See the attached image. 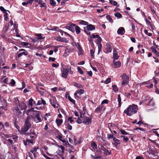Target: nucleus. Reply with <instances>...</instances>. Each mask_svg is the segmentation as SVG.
I'll list each match as a JSON object with an SVG mask.
<instances>
[{
  "mask_svg": "<svg viewBox=\"0 0 159 159\" xmlns=\"http://www.w3.org/2000/svg\"><path fill=\"white\" fill-rule=\"evenodd\" d=\"M61 76L65 79H66L68 75V73L70 74L73 75V71L71 70V67H69L67 65H65L62 64L61 63Z\"/></svg>",
  "mask_w": 159,
  "mask_h": 159,
  "instance_id": "f257e3e1",
  "label": "nucleus"
},
{
  "mask_svg": "<svg viewBox=\"0 0 159 159\" xmlns=\"http://www.w3.org/2000/svg\"><path fill=\"white\" fill-rule=\"evenodd\" d=\"M138 106L137 105L132 104L129 107L124 111L127 115L130 116L133 114L136 113L138 111Z\"/></svg>",
  "mask_w": 159,
  "mask_h": 159,
  "instance_id": "f03ea898",
  "label": "nucleus"
},
{
  "mask_svg": "<svg viewBox=\"0 0 159 159\" xmlns=\"http://www.w3.org/2000/svg\"><path fill=\"white\" fill-rule=\"evenodd\" d=\"M30 118L28 117L26 118L25 121V124L23 127H22L20 132V134H25L27 131L31 127V124L29 122Z\"/></svg>",
  "mask_w": 159,
  "mask_h": 159,
  "instance_id": "7ed1b4c3",
  "label": "nucleus"
},
{
  "mask_svg": "<svg viewBox=\"0 0 159 159\" xmlns=\"http://www.w3.org/2000/svg\"><path fill=\"white\" fill-rule=\"evenodd\" d=\"M26 108L27 106L26 104L25 103L22 102L20 103L18 106H17L16 108H15V109L13 111L15 114L17 116H18L21 113L20 110H26Z\"/></svg>",
  "mask_w": 159,
  "mask_h": 159,
  "instance_id": "20e7f679",
  "label": "nucleus"
},
{
  "mask_svg": "<svg viewBox=\"0 0 159 159\" xmlns=\"http://www.w3.org/2000/svg\"><path fill=\"white\" fill-rule=\"evenodd\" d=\"M30 111L35 116L36 119H37V123L41 122L42 120L40 117V112L38 111H34V108H32L30 110Z\"/></svg>",
  "mask_w": 159,
  "mask_h": 159,
  "instance_id": "39448f33",
  "label": "nucleus"
},
{
  "mask_svg": "<svg viewBox=\"0 0 159 159\" xmlns=\"http://www.w3.org/2000/svg\"><path fill=\"white\" fill-rule=\"evenodd\" d=\"M149 154H151L152 157L155 158L157 157L158 152L156 149L154 147L150 146L149 147V149L148 151Z\"/></svg>",
  "mask_w": 159,
  "mask_h": 159,
  "instance_id": "423d86ee",
  "label": "nucleus"
},
{
  "mask_svg": "<svg viewBox=\"0 0 159 159\" xmlns=\"http://www.w3.org/2000/svg\"><path fill=\"white\" fill-rule=\"evenodd\" d=\"M121 77L122 80V85L127 84L128 83L129 81V76L125 74H124L121 75Z\"/></svg>",
  "mask_w": 159,
  "mask_h": 159,
  "instance_id": "0eeeda50",
  "label": "nucleus"
},
{
  "mask_svg": "<svg viewBox=\"0 0 159 159\" xmlns=\"http://www.w3.org/2000/svg\"><path fill=\"white\" fill-rule=\"evenodd\" d=\"M84 92V89H80L76 91L74 93V96L75 98H79V97L77 95L78 94L81 95L83 94Z\"/></svg>",
  "mask_w": 159,
  "mask_h": 159,
  "instance_id": "6e6552de",
  "label": "nucleus"
},
{
  "mask_svg": "<svg viewBox=\"0 0 159 159\" xmlns=\"http://www.w3.org/2000/svg\"><path fill=\"white\" fill-rule=\"evenodd\" d=\"M7 105L6 102L3 99L0 100V108H3L6 110V107Z\"/></svg>",
  "mask_w": 159,
  "mask_h": 159,
  "instance_id": "1a4fd4ad",
  "label": "nucleus"
},
{
  "mask_svg": "<svg viewBox=\"0 0 159 159\" xmlns=\"http://www.w3.org/2000/svg\"><path fill=\"white\" fill-rule=\"evenodd\" d=\"M92 119L90 117L85 116L83 119V123L87 125H89L91 122Z\"/></svg>",
  "mask_w": 159,
  "mask_h": 159,
  "instance_id": "9d476101",
  "label": "nucleus"
},
{
  "mask_svg": "<svg viewBox=\"0 0 159 159\" xmlns=\"http://www.w3.org/2000/svg\"><path fill=\"white\" fill-rule=\"evenodd\" d=\"M50 102L51 105L54 108H58V105L57 103V102L55 99H50Z\"/></svg>",
  "mask_w": 159,
  "mask_h": 159,
  "instance_id": "9b49d317",
  "label": "nucleus"
},
{
  "mask_svg": "<svg viewBox=\"0 0 159 159\" xmlns=\"http://www.w3.org/2000/svg\"><path fill=\"white\" fill-rule=\"evenodd\" d=\"M113 66L115 68H117L120 66L121 65V62L119 61H115L114 60L113 61Z\"/></svg>",
  "mask_w": 159,
  "mask_h": 159,
  "instance_id": "f8f14e48",
  "label": "nucleus"
},
{
  "mask_svg": "<svg viewBox=\"0 0 159 159\" xmlns=\"http://www.w3.org/2000/svg\"><path fill=\"white\" fill-rule=\"evenodd\" d=\"M125 32L124 28L123 27H121L118 29L117 32L118 34L122 35L124 34Z\"/></svg>",
  "mask_w": 159,
  "mask_h": 159,
  "instance_id": "ddd939ff",
  "label": "nucleus"
},
{
  "mask_svg": "<svg viewBox=\"0 0 159 159\" xmlns=\"http://www.w3.org/2000/svg\"><path fill=\"white\" fill-rule=\"evenodd\" d=\"M146 103L148 105L153 107L155 105L153 101L152 98H150V99L148 101V102Z\"/></svg>",
  "mask_w": 159,
  "mask_h": 159,
  "instance_id": "4468645a",
  "label": "nucleus"
},
{
  "mask_svg": "<svg viewBox=\"0 0 159 159\" xmlns=\"http://www.w3.org/2000/svg\"><path fill=\"white\" fill-rule=\"evenodd\" d=\"M67 95H68V99L70 102H72L75 105V101L71 98V97L70 96L69 94L67 93L66 92V98H67Z\"/></svg>",
  "mask_w": 159,
  "mask_h": 159,
  "instance_id": "2eb2a0df",
  "label": "nucleus"
},
{
  "mask_svg": "<svg viewBox=\"0 0 159 159\" xmlns=\"http://www.w3.org/2000/svg\"><path fill=\"white\" fill-rule=\"evenodd\" d=\"M87 30H88L92 31L95 29V27L94 25L91 24L87 25L86 27Z\"/></svg>",
  "mask_w": 159,
  "mask_h": 159,
  "instance_id": "dca6fc26",
  "label": "nucleus"
},
{
  "mask_svg": "<svg viewBox=\"0 0 159 159\" xmlns=\"http://www.w3.org/2000/svg\"><path fill=\"white\" fill-rule=\"evenodd\" d=\"M106 50L108 52H111L112 51L111 46L109 43H107L106 45Z\"/></svg>",
  "mask_w": 159,
  "mask_h": 159,
  "instance_id": "f3484780",
  "label": "nucleus"
},
{
  "mask_svg": "<svg viewBox=\"0 0 159 159\" xmlns=\"http://www.w3.org/2000/svg\"><path fill=\"white\" fill-rule=\"evenodd\" d=\"M119 56H118V54L116 51L115 49H114L113 53V58L115 60H117L118 59Z\"/></svg>",
  "mask_w": 159,
  "mask_h": 159,
  "instance_id": "a211bd4d",
  "label": "nucleus"
},
{
  "mask_svg": "<svg viewBox=\"0 0 159 159\" xmlns=\"http://www.w3.org/2000/svg\"><path fill=\"white\" fill-rule=\"evenodd\" d=\"M72 84L74 86L77 87L79 88H83V86L82 85L75 82H73Z\"/></svg>",
  "mask_w": 159,
  "mask_h": 159,
  "instance_id": "6ab92c4d",
  "label": "nucleus"
},
{
  "mask_svg": "<svg viewBox=\"0 0 159 159\" xmlns=\"http://www.w3.org/2000/svg\"><path fill=\"white\" fill-rule=\"evenodd\" d=\"M30 134H32L34 136H36L35 133L34 132V130L31 129L29 132L26 133L25 134L26 135H29Z\"/></svg>",
  "mask_w": 159,
  "mask_h": 159,
  "instance_id": "aec40b11",
  "label": "nucleus"
},
{
  "mask_svg": "<svg viewBox=\"0 0 159 159\" xmlns=\"http://www.w3.org/2000/svg\"><path fill=\"white\" fill-rule=\"evenodd\" d=\"M103 108V106L102 105H100L99 107H98L95 110V112H98L99 111H101Z\"/></svg>",
  "mask_w": 159,
  "mask_h": 159,
  "instance_id": "412c9836",
  "label": "nucleus"
},
{
  "mask_svg": "<svg viewBox=\"0 0 159 159\" xmlns=\"http://www.w3.org/2000/svg\"><path fill=\"white\" fill-rule=\"evenodd\" d=\"M63 120L61 119H57L56 120V122L58 126L60 125L62 123Z\"/></svg>",
  "mask_w": 159,
  "mask_h": 159,
  "instance_id": "4be33fe9",
  "label": "nucleus"
},
{
  "mask_svg": "<svg viewBox=\"0 0 159 159\" xmlns=\"http://www.w3.org/2000/svg\"><path fill=\"white\" fill-rule=\"evenodd\" d=\"M103 153L106 155H110L111 154V151L110 150H107L106 149L103 151Z\"/></svg>",
  "mask_w": 159,
  "mask_h": 159,
  "instance_id": "5701e85b",
  "label": "nucleus"
},
{
  "mask_svg": "<svg viewBox=\"0 0 159 159\" xmlns=\"http://www.w3.org/2000/svg\"><path fill=\"white\" fill-rule=\"evenodd\" d=\"M117 100L118 102V107H120L121 106V98L120 94L118 95Z\"/></svg>",
  "mask_w": 159,
  "mask_h": 159,
  "instance_id": "b1692460",
  "label": "nucleus"
},
{
  "mask_svg": "<svg viewBox=\"0 0 159 159\" xmlns=\"http://www.w3.org/2000/svg\"><path fill=\"white\" fill-rule=\"evenodd\" d=\"M109 2L115 6H116L117 7L119 6V5H117V3L116 2L112 0H109Z\"/></svg>",
  "mask_w": 159,
  "mask_h": 159,
  "instance_id": "393cba45",
  "label": "nucleus"
},
{
  "mask_svg": "<svg viewBox=\"0 0 159 159\" xmlns=\"http://www.w3.org/2000/svg\"><path fill=\"white\" fill-rule=\"evenodd\" d=\"M27 53H28L27 52H26V51H25V52H20V53H19L18 54V57H20L21 56H22L23 55H24L25 56H26L27 55Z\"/></svg>",
  "mask_w": 159,
  "mask_h": 159,
  "instance_id": "a878e982",
  "label": "nucleus"
},
{
  "mask_svg": "<svg viewBox=\"0 0 159 159\" xmlns=\"http://www.w3.org/2000/svg\"><path fill=\"white\" fill-rule=\"evenodd\" d=\"M120 143V141L118 139V141H116L113 143V144L116 147H119Z\"/></svg>",
  "mask_w": 159,
  "mask_h": 159,
  "instance_id": "bb28decb",
  "label": "nucleus"
},
{
  "mask_svg": "<svg viewBox=\"0 0 159 159\" xmlns=\"http://www.w3.org/2000/svg\"><path fill=\"white\" fill-rule=\"evenodd\" d=\"M75 28L77 34H79L80 32V28L79 26L76 25Z\"/></svg>",
  "mask_w": 159,
  "mask_h": 159,
  "instance_id": "cd10ccee",
  "label": "nucleus"
},
{
  "mask_svg": "<svg viewBox=\"0 0 159 159\" xmlns=\"http://www.w3.org/2000/svg\"><path fill=\"white\" fill-rule=\"evenodd\" d=\"M38 3L39 4L41 5L40 7H45L46 5V4L45 3L43 2L42 0H40L38 2Z\"/></svg>",
  "mask_w": 159,
  "mask_h": 159,
  "instance_id": "c85d7f7f",
  "label": "nucleus"
},
{
  "mask_svg": "<svg viewBox=\"0 0 159 159\" xmlns=\"http://www.w3.org/2000/svg\"><path fill=\"white\" fill-rule=\"evenodd\" d=\"M112 87H113V90L114 92L116 93L118 91V88L116 85H113Z\"/></svg>",
  "mask_w": 159,
  "mask_h": 159,
  "instance_id": "c756f323",
  "label": "nucleus"
},
{
  "mask_svg": "<svg viewBox=\"0 0 159 159\" xmlns=\"http://www.w3.org/2000/svg\"><path fill=\"white\" fill-rule=\"evenodd\" d=\"M79 51H78V54L79 56L80 55H82L83 53V50L81 48H79L78 49Z\"/></svg>",
  "mask_w": 159,
  "mask_h": 159,
  "instance_id": "7c9ffc66",
  "label": "nucleus"
},
{
  "mask_svg": "<svg viewBox=\"0 0 159 159\" xmlns=\"http://www.w3.org/2000/svg\"><path fill=\"white\" fill-rule=\"evenodd\" d=\"M35 35L38 37V39H44L45 38V37H43L42 36L41 34H36Z\"/></svg>",
  "mask_w": 159,
  "mask_h": 159,
  "instance_id": "2f4dec72",
  "label": "nucleus"
},
{
  "mask_svg": "<svg viewBox=\"0 0 159 159\" xmlns=\"http://www.w3.org/2000/svg\"><path fill=\"white\" fill-rule=\"evenodd\" d=\"M91 147L94 149H96L97 148V145L94 142H92L91 143Z\"/></svg>",
  "mask_w": 159,
  "mask_h": 159,
  "instance_id": "473e14b6",
  "label": "nucleus"
},
{
  "mask_svg": "<svg viewBox=\"0 0 159 159\" xmlns=\"http://www.w3.org/2000/svg\"><path fill=\"white\" fill-rule=\"evenodd\" d=\"M69 24L70 28V30L72 31L73 30V29L74 28H75V27L76 25L74 24H73L71 23H69Z\"/></svg>",
  "mask_w": 159,
  "mask_h": 159,
  "instance_id": "72a5a7b5",
  "label": "nucleus"
},
{
  "mask_svg": "<svg viewBox=\"0 0 159 159\" xmlns=\"http://www.w3.org/2000/svg\"><path fill=\"white\" fill-rule=\"evenodd\" d=\"M50 3L52 6H56V3L54 0H50Z\"/></svg>",
  "mask_w": 159,
  "mask_h": 159,
  "instance_id": "f704fd0d",
  "label": "nucleus"
},
{
  "mask_svg": "<svg viewBox=\"0 0 159 159\" xmlns=\"http://www.w3.org/2000/svg\"><path fill=\"white\" fill-rule=\"evenodd\" d=\"M115 16L118 18H121L122 17V15L119 12H116L115 14Z\"/></svg>",
  "mask_w": 159,
  "mask_h": 159,
  "instance_id": "c9c22d12",
  "label": "nucleus"
},
{
  "mask_svg": "<svg viewBox=\"0 0 159 159\" xmlns=\"http://www.w3.org/2000/svg\"><path fill=\"white\" fill-rule=\"evenodd\" d=\"M98 54H99L101 51L102 45L101 43H99L98 44Z\"/></svg>",
  "mask_w": 159,
  "mask_h": 159,
  "instance_id": "e433bc0d",
  "label": "nucleus"
},
{
  "mask_svg": "<svg viewBox=\"0 0 159 159\" xmlns=\"http://www.w3.org/2000/svg\"><path fill=\"white\" fill-rule=\"evenodd\" d=\"M98 147L100 150H102L103 151L106 149L105 148L102 146L101 144H99Z\"/></svg>",
  "mask_w": 159,
  "mask_h": 159,
  "instance_id": "4c0bfd02",
  "label": "nucleus"
},
{
  "mask_svg": "<svg viewBox=\"0 0 159 159\" xmlns=\"http://www.w3.org/2000/svg\"><path fill=\"white\" fill-rule=\"evenodd\" d=\"M80 24L84 25H87L88 23L84 20H81L79 23Z\"/></svg>",
  "mask_w": 159,
  "mask_h": 159,
  "instance_id": "58836bf2",
  "label": "nucleus"
},
{
  "mask_svg": "<svg viewBox=\"0 0 159 159\" xmlns=\"http://www.w3.org/2000/svg\"><path fill=\"white\" fill-rule=\"evenodd\" d=\"M37 91H38L41 95H43L44 93V92L43 91H40L39 89V87H36V88Z\"/></svg>",
  "mask_w": 159,
  "mask_h": 159,
  "instance_id": "ea45409f",
  "label": "nucleus"
},
{
  "mask_svg": "<svg viewBox=\"0 0 159 159\" xmlns=\"http://www.w3.org/2000/svg\"><path fill=\"white\" fill-rule=\"evenodd\" d=\"M62 38L60 36L56 37L55 38V39L57 41L61 42Z\"/></svg>",
  "mask_w": 159,
  "mask_h": 159,
  "instance_id": "a19ab883",
  "label": "nucleus"
},
{
  "mask_svg": "<svg viewBox=\"0 0 159 159\" xmlns=\"http://www.w3.org/2000/svg\"><path fill=\"white\" fill-rule=\"evenodd\" d=\"M111 81V79L110 78H108L107 80L104 81V83L105 84H107L110 82Z\"/></svg>",
  "mask_w": 159,
  "mask_h": 159,
  "instance_id": "79ce46f5",
  "label": "nucleus"
},
{
  "mask_svg": "<svg viewBox=\"0 0 159 159\" xmlns=\"http://www.w3.org/2000/svg\"><path fill=\"white\" fill-rule=\"evenodd\" d=\"M33 99L32 98H30L29 100V105H30L31 106H33V103L32 102H33Z\"/></svg>",
  "mask_w": 159,
  "mask_h": 159,
  "instance_id": "37998d69",
  "label": "nucleus"
},
{
  "mask_svg": "<svg viewBox=\"0 0 159 159\" xmlns=\"http://www.w3.org/2000/svg\"><path fill=\"white\" fill-rule=\"evenodd\" d=\"M144 33L146 34L147 35L150 36L152 35V34L151 33L148 32V31L147 30H144Z\"/></svg>",
  "mask_w": 159,
  "mask_h": 159,
  "instance_id": "c03bdc74",
  "label": "nucleus"
},
{
  "mask_svg": "<svg viewBox=\"0 0 159 159\" xmlns=\"http://www.w3.org/2000/svg\"><path fill=\"white\" fill-rule=\"evenodd\" d=\"M16 83L15 81L13 80L12 79L11 80V81L10 83V84H11L12 86H13Z\"/></svg>",
  "mask_w": 159,
  "mask_h": 159,
  "instance_id": "a18cd8bd",
  "label": "nucleus"
},
{
  "mask_svg": "<svg viewBox=\"0 0 159 159\" xmlns=\"http://www.w3.org/2000/svg\"><path fill=\"white\" fill-rule=\"evenodd\" d=\"M106 17H107V20H108L109 21V22H113L112 18L109 15H107L106 16Z\"/></svg>",
  "mask_w": 159,
  "mask_h": 159,
  "instance_id": "49530a36",
  "label": "nucleus"
},
{
  "mask_svg": "<svg viewBox=\"0 0 159 159\" xmlns=\"http://www.w3.org/2000/svg\"><path fill=\"white\" fill-rule=\"evenodd\" d=\"M120 132H121V133L123 134L127 135L128 134V133L127 132H126L123 129H121L120 130Z\"/></svg>",
  "mask_w": 159,
  "mask_h": 159,
  "instance_id": "de8ad7c7",
  "label": "nucleus"
},
{
  "mask_svg": "<svg viewBox=\"0 0 159 159\" xmlns=\"http://www.w3.org/2000/svg\"><path fill=\"white\" fill-rule=\"evenodd\" d=\"M151 98H150L148 96H146L144 100V102L146 103L148 102V101Z\"/></svg>",
  "mask_w": 159,
  "mask_h": 159,
  "instance_id": "09e8293b",
  "label": "nucleus"
},
{
  "mask_svg": "<svg viewBox=\"0 0 159 159\" xmlns=\"http://www.w3.org/2000/svg\"><path fill=\"white\" fill-rule=\"evenodd\" d=\"M78 71L79 73H80L81 74H83L84 73L83 71L79 67H78L77 68Z\"/></svg>",
  "mask_w": 159,
  "mask_h": 159,
  "instance_id": "8fccbe9b",
  "label": "nucleus"
},
{
  "mask_svg": "<svg viewBox=\"0 0 159 159\" xmlns=\"http://www.w3.org/2000/svg\"><path fill=\"white\" fill-rule=\"evenodd\" d=\"M91 157L93 159H97L100 158V156L94 157L93 155H91Z\"/></svg>",
  "mask_w": 159,
  "mask_h": 159,
  "instance_id": "3c124183",
  "label": "nucleus"
},
{
  "mask_svg": "<svg viewBox=\"0 0 159 159\" xmlns=\"http://www.w3.org/2000/svg\"><path fill=\"white\" fill-rule=\"evenodd\" d=\"M4 18L5 20L7 21L8 20L7 13L6 12L4 13Z\"/></svg>",
  "mask_w": 159,
  "mask_h": 159,
  "instance_id": "603ef678",
  "label": "nucleus"
},
{
  "mask_svg": "<svg viewBox=\"0 0 159 159\" xmlns=\"http://www.w3.org/2000/svg\"><path fill=\"white\" fill-rule=\"evenodd\" d=\"M151 49L152 52H154L155 53L157 52V51L154 47H151Z\"/></svg>",
  "mask_w": 159,
  "mask_h": 159,
  "instance_id": "864d4df0",
  "label": "nucleus"
},
{
  "mask_svg": "<svg viewBox=\"0 0 159 159\" xmlns=\"http://www.w3.org/2000/svg\"><path fill=\"white\" fill-rule=\"evenodd\" d=\"M68 42V40L65 38H62V39L61 42H64L66 43H67Z\"/></svg>",
  "mask_w": 159,
  "mask_h": 159,
  "instance_id": "5fc2aeb1",
  "label": "nucleus"
},
{
  "mask_svg": "<svg viewBox=\"0 0 159 159\" xmlns=\"http://www.w3.org/2000/svg\"><path fill=\"white\" fill-rule=\"evenodd\" d=\"M31 39L32 40V42L33 43H34L36 42L37 41V40H38L37 38L36 37L34 38Z\"/></svg>",
  "mask_w": 159,
  "mask_h": 159,
  "instance_id": "6e6d98bb",
  "label": "nucleus"
},
{
  "mask_svg": "<svg viewBox=\"0 0 159 159\" xmlns=\"http://www.w3.org/2000/svg\"><path fill=\"white\" fill-rule=\"evenodd\" d=\"M108 103V100L107 99H105L103 100L101 103V105H102L104 104H107Z\"/></svg>",
  "mask_w": 159,
  "mask_h": 159,
  "instance_id": "4d7b16f0",
  "label": "nucleus"
},
{
  "mask_svg": "<svg viewBox=\"0 0 159 159\" xmlns=\"http://www.w3.org/2000/svg\"><path fill=\"white\" fill-rule=\"evenodd\" d=\"M0 9L1 11H2L4 13L5 12H6L7 11L2 6L0 7Z\"/></svg>",
  "mask_w": 159,
  "mask_h": 159,
  "instance_id": "13d9d810",
  "label": "nucleus"
},
{
  "mask_svg": "<svg viewBox=\"0 0 159 159\" xmlns=\"http://www.w3.org/2000/svg\"><path fill=\"white\" fill-rule=\"evenodd\" d=\"M52 65L53 67L55 68H57L59 66L58 64H56L54 63H52Z\"/></svg>",
  "mask_w": 159,
  "mask_h": 159,
  "instance_id": "bf43d9fd",
  "label": "nucleus"
},
{
  "mask_svg": "<svg viewBox=\"0 0 159 159\" xmlns=\"http://www.w3.org/2000/svg\"><path fill=\"white\" fill-rule=\"evenodd\" d=\"M59 139L63 143H66V140H63V139H61V138H62V137L60 136H59Z\"/></svg>",
  "mask_w": 159,
  "mask_h": 159,
  "instance_id": "052dcab7",
  "label": "nucleus"
},
{
  "mask_svg": "<svg viewBox=\"0 0 159 159\" xmlns=\"http://www.w3.org/2000/svg\"><path fill=\"white\" fill-rule=\"evenodd\" d=\"M4 128V125L1 122H0V130Z\"/></svg>",
  "mask_w": 159,
  "mask_h": 159,
  "instance_id": "680f3d73",
  "label": "nucleus"
},
{
  "mask_svg": "<svg viewBox=\"0 0 159 159\" xmlns=\"http://www.w3.org/2000/svg\"><path fill=\"white\" fill-rule=\"evenodd\" d=\"M129 140L128 138L127 137H124L123 141L125 142H127Z\"/></svg>",
  "mask_w": 159,
  "mask_h": 159,
  "instance_id": "e2e57ef3",
  "label": "nucleus"
},
{
  "mask_svg": "<svg viewBox=\"0 0 159 159\" xmlns=\"http://www.w3.org/2000/svg\"><path fill=\"white\" fill-rule=\"evenodd\" d=\"M59 147L61 149L63 152H64V151L65 150V148L62 145H60L59 146Z\"/></svg>",
  "mask_w": 159,
  "mask_h": 159,
  "instance_id": "0e129e2a",
  "label": "nucleus"
},
{
  "mask_svg": "<svg viewBox=\"0 0 159 159\" xmlns=\"http://www.w3.org/2000/svg\"><path fill=\"white\" fill-rule=\"evenodd\" d=\"M99 36L98 34L94 35V34H92V36L93 38H97L99 37Z\"/></svg>",
  "mask_w": 159,
  "mask_h": 159,
  "instance_id": "69168bd1",
  "label": "nucleus"
},
{
  "mask_svg": "<svg viewBox=\"0 0 159 159\" xmlns=\"http://www.w3.org/2000/svg\"><path fill=\"white\" fill-rule=\"evenodd\" d=\"M145 21H146V23L147 25H151V23L149 21L148 19H146Z\"/></svg>",
  "mask_w": 159,
  "mask_h": 159,
  "instance_id": "338daca9",
  "label": "nucleus"
},
{
  "mask_svg": "<svg viewBox=\"0 0 159 159\" xmlns=\"http://www.w3.org/2000/svg\"><path fill=\"white\" fill-rule=\"evenodd\" d=\"M65 28L66 29H68L70 30V25L69 24H67L65 26Z\"/></svg>",
  "mask_w": 159,
  "mask_h": 159,
  "instance_id": "774afa93",
  "label": "nucleus"
}]
</instances>
